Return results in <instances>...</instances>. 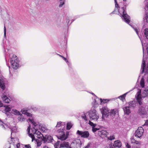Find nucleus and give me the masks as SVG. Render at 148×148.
I'll return each instance as SVG.
<instances>
[{"label": "nucleus", "instance_id": "40", "mask_svg": "<svg viewBox=\"0 0 148 148\" xmlns=\"http://www.w3.org/2000/svg\"><path fill=\"white\" fill-rule=\"evenodd\" d=\"M90 144L91 143H88L87 145L84 148H88L90 146Z\"/></svg>", "mask_w": 148, "mask_h": 148}, {"label": "nucleus", "instance_id": "10", "mask_svg": "<svg viewBox=\"0 0 148 148\" xmlns=\"http://www.w3.org/2000/svg\"><path fill=\"white\" fill-rule=\"evenodd\" d=\"M109 100H108L107 99L102 100L101 99H99L97 96H96L94 101L92 102V103L93 106L95 108L97 107L99 103H100L101 104H102L106 103Z\"/></svg>", "mask_w": 148, "mask_h": 148}, {"label": "nucleus", "instance_id": "41", "mask_svg": "<svg viewBox=\"0 0 148 148\" xmlns=\"http://www.w3.org/2000/svg\"><path fill=\"white\" fill-rule=\"evenodd\" d=\"M70 21V19L69 17H67L66 18V22L67 23V24L68 25Z\"/></svg>", "mask_w": 148, "mask_h": 148}, {"label": "nucleus", "instance_id": "38", "mask_svg": "<svg viewBox=\"0 0 148 148\" xmlns=\"http://www.w3.org/2000/svg\"><path fill=\"white\" fill-rule=\"evenodd\" d=\"M4 37H6V29L5 25L4 26Z\"/></svg>", "mask_w": 148, "mask_h": 148}, {"label": "nucleus", "instance_id": "2", "mask_svg": "<svg viewBox=\"0 0 148 148\" xmlns=\"http://www.w3.org/2000/svg\"><path fill=\"white\" fill-rule=\"evenodd\" d=\"M114 1L115 3V8L114 12L116 11H118L120 16L121 17L123 20L133 27L140 40L142 47H144V46H145V43H144L143 41L141 40L138 34V29L137 28H134L131 25L129 24L130 22V17L127 14L126 7L119 8L116 0H114Z\"/></svg>", "mask_w": 148, "mask_h": 148}, {"label": "nucleus", "instance_id": "35", "mask_svg": "<svg viewBox=\"0 0 148 148\" xmlns=\"http://www.w3.org/2000/svg\"><path fill=\"white\" fill-rule=\"evenodd\" d=\"M37 145L38 147H40L42 143L41 141L39 140L37 141Z\"/></svg>", "mask_w": 148, "mask_h": 148}, {"label": "nucleus", "instance_id": "22", "mask_svg": "<svg viewBox=\"0 0 148 148\" xmlns=\"http://www.w3.org/2000/svg\"><path fill=\"white\" fill-rule=\"evenodd\" d=\"M122 145L121 143V142L119 140L116 141L114 142V144L113 146L114 147H120Z\"/></svg>", "mask_w": 148, "mask_h": 148}, {"label": "nucleus", "instance_id": "1", "mask_svg": "<svg viewBox=\"0 0 148 148\" xmlns=\"http://www.w3.org/2000/svg\"><path fill=\"white\" fill-rule=\"evenodd\" d=\"M28 121L34 126L31 128L32 133H30V127H28L27 130L29 136L32 138V141H33L35 139V136H36L38 138H42L43 136V135L38 130V128L42 132H46L47 131V129L44 125L40 123L39 122H35L33 119L30 118H29Z\"/></svg>", "mask_w": 148, "mask_h": 148}, {"label": "nucleus", "instance_id": "45", "mask_svg": "<svg viewBox=\"0 0 148 148\" xmlns=\"http://www.w3.org/2000/svg\"><path fill=\"white\" fill-rule=\"evenodd\" d=\"M3 106V104L2 103L1 101L0 100V108L2 107Z\"/></svg>", "mask_w": 148, "mask_h": 148}, {"label": "nucleus", "instance_id": "4", "mask_svg": "<svg viewBox=\"0 0 148 148\" xmlns=\"http://www.w3.org/2000/svg\"><path fill=\"white\" fill-rule=\"evenodd\" d=\"M0 126L3 128L5 129L6 127L9 128L11 130V139H10L8 140V142L10 143V144H11L14 143V140L15 139H17L16 138H12V135L13 133L16 132V129L15 127H12L9 124H5L3 122V121L0 119Z\"/></svg>", "mask_w": 148, "mask_h": 148}, {"label": "nucleus", "instance_id": "58", "mask_svg": "<svg viewBox=\"0 0 148 148\" xmlns=\"http://www.w3.org/2000/svg\"><path fill=\"white\" fill-rule=\"evenodd\" d=\"M110 148H112L111 147Z\"/></svg>", "mask_w": 148, "mask_h": 148}, {"label": "nucleus", "instance_id": "8", "mask_svg": "<svg viewBox=\"0 0 148 148\" xmlns=\"http://www.w3.org/2000/svg\"><path fill=\"white\" fill-rule=\"evenodd\" d=\"M88 113L84 114L82 115L81 117L82 119H84L86 123L88 124L90 126L92 127V131L93 132H95L98 130H99V129L95 127L96 124H94L92 122L88 120V119L86 117V115Z\"/></svg>", "mask_w": 148, "mask_h": 148}, {"label": "nucleus", "instance_id": "46", "mask_svg": "<svg viewBox=\"0 0 148 148\" xmlns=\"http://www.w3.org/2000/svg\"><path fill=\"white\" fill-rule=\"evenodd\" d=\"M144 125H148V120L146 121Z\"/></svg>", "mask_w": 148, "mask_h": 148}, {"label": "nucleus", "instance_id": "42", "mask_svg": "<svg viewBox=\"0 0 148 148\" xmlns=\"http://www.w3.org/2000/svg\"><path fill=\"white\" fill-rule=\"evenodd\" d=\"M140 142L136 140V142L134 143H136V144L140 145Z\"/></svg>", "mask_w": 148, "mask_h": 148}, {"label": "nucleus", "instance_id": "17", "mask_svg": "<svg viewBox=\"0 0 148 148\" xmlns=\"http://www.w3.org/2000/svg\"><path fill=\"white\" fill-rule=\"evenodd\" d=\"M108 133L106 130H99L98 131V134L101 137L103 138L104 136L107 135Z\"/></svg>", "mask_w": 148, "mask_h": 148}, {"label": "nucleus", "instance_id": "20", "mask_svg": "<svg viewBox=\"0 0 148 148\" xmlns=\"http://www.w3.org/2000/svg\"><path fill=\"white\" fill-rule=\"evenodd\" d=\"M4 107L5 108L4 111L5 114L7 115H8L9 113H10V112L11 110V108L7 106H4Z\"/></svg>", "mask_w": 148, "mask_h": 148}, {"label": "nucleus", "instance_id": "19", "mask_svg": "<svg viewBox=\"0 0 148 148\" xmlns=\"http://www.w3.org/2000/svg\"><path fill=\"white\" fill-rule=\"evenodd\" d=\"M143 104L140 105V106L139 107V109L138 110V112L140 114H145V107L142 106Z\"/></svg>", "mask_w": 148, "mask_h": 148}, {"label": "nucleus", "instance_id": "27", "mask_svg": "<svg viewBox=\"0 0 148 148\" xmlns=\"http://www.w3.org/2000/svg\"><path fill=\"white\" fill-rule=\"evenodd\" d=\"M12 113L16 115H20L21 114L19 112L16 110H13L12 111Z\"/></svg>", "mask_w": 148, "mask_h": 148}, {"label": "nucleus", "instance_id": "51", "mask_svg": "<svg viewBox=\"0 0 148 148\" xmlns=\"http://www.w3.org/2000/svg\"><path fill=\"white\" fill-rule=\"evenodd\" d=\"M75 20V19H74V20H71V23L72 22H73V21H74Z\"/></svg>", "mask_w": 148, "mask_h": 148}, {"label": "nucleus", "instance_id": "39", "mask_svg": "<svg viewBox=\"0 0 148 148\" xmlns=\"http://www.w3.org/2000/svg\"><path fill=\"white\" fill-rule=\"evenodd\" d=\"M145 72L147 73L148 72V64L147 65L146 68H145Z\"/></svg>", "mask_w": 148, "mask_h": 148}, {"label": "nucleus", "instance_id": "29", "mask_svg": "<svg viewBox=\"0 0 148 148\" xmlns=\"http://www.w3.org/2000/svg\"><path fill=\"white\" fill-rule=\"evenodd\" d=\"M140 85L142 88H144L145 87V82L144 79L141 78L140 82Z\"/></svg>", "mask_w": 148, "mask_h": 148}, {"label": "nucleus", "instance_id": "31", "mask_svg": "<svg viewBox=\"0 0 148 148\" xmlns=\"http://www.w3.org/2000/svg\"><path fill=\"white\" fill-rule=\"evenodd\" d=\"M62 58L65 60V61L67 63L69 67H70L71 66V64L70 62L67 60V59L64 58V57H63Z\"/></svg>", "mask_w": 148, "mask_h": 148}, {"label": "nucleus", "instance_id": "13", "mask_svg": "<svg viewBox=\"0 0 148 148\" xmlns=\"http://www.w3.org/2000/svg\"><path fill=\"white\" fill-rule=\"evenodd\" d=\"M144 132V129L141 127H138V129L135 132V136L138 138H140L143 135Z\"/></svg>", "mask_w": 148, "mask_h": 148}, {"label": "nucleus", "instance_id": "23", "mask_svg": "<svg viewBox=\"0 0 148 148\" xmlns=\"http://www.w3.org/2000/svg\"><path fill=\"white\" fill-rule=\"evenodd\" d=\"M66 124V123L65 122L59 121L57 123L56 127H59L61 126H63L64 127L65 125Z\"/></svg>", "mask_w": 148, "mask_h": 148}, {"label": "nucleus", "instance_id": "52", "mask_svg": "<svg viewBox=\"0 0 148 148\" xmlns=\"http://www.w3.org/2000/svg\"><path fill=\"white\" fill-rule=\"evenodd\" d=\"M9 72H10V66H9Z\"/></svg>", "mask_w": 148, "mask_h": 148}, {"label": "nucleus", "instance_id": "47", "mask_svg": "<svg viewBox=\"0 0 148 148\" xmlns=\"http://www.w3.org/2000/svg\"><path fill=\"white\" fill-rule=\"evenodd\" d=\"M16 146L17 148H19V147L20 146V144L19 143H18L16 144Z\"/></svg>", "mask_w": 148, "mask_h": 148}, {"label": "nucleus", "instance_id": "26", "mask_svg": "<svg viewBox=\"0 0 148 148\" xmlns=\"http://www.w3.org/2000/svg\"><path fill=\"white\" fill-rule=\"evenodd\" d=\"M73 125V124L70 122H68L66 124V129L69 130L71 129Z\"/></svg>", "mask_w": 148, "mask_h": 148}, {"label": "nucleus", "instance_id": "11", "mask_svg": "<svg viewBox=\"0 0 148 148\" xmlns=\"http://www.w3.org/2000/svg\"><path fill=\"white\" fill-rule=\"evenodd\" d=\"M82 143L81 140L79 139L74 140L71 143V148H80Z\"/></svg>", "mask_w": 148, "mask_h": 148}, {"label": "nucleus", "instance_id": "55", "mask_svg": "<svg viewBox=\"0 0 148 148\" xmlns=\"http://www.w3.org/2000/svg\"><path fill=\"white\" fill-rule=\"evenodd\" d=\"M8 148H11V147L10 146Z\"/></svg>", "mask_w": 148, "mask_h": 148}, {"label": "nucleus", "instance_id": "7", "mask_svg": "<svg viewBox=\"0 0 148 148\" xmlns=\"http://www.w3.org/2000/svg\"><path fill=\"white\" fill-rule=\"evenodd\" d=\"M55 148H71V144H70L68 142L64 141L61 143L59 141H58L57 142L54 144Z\"/></svg>", "mask_w": 148, "mask_h": 148}, {"label": "nucleus", "instance_id": "37", "mask_svg": "<svg viewBox=\"0 0 148 148\" xmlns=\"http://www.w3.org/2000/svg\"><path fill=\"white\" fill-rule=\"evenodd\" d=\"M131 143H134L136 142V140L134 138L132 137L131 138Z\"/></svg>", "mask_w": 148, "mask_h": 148}, {"label": "nucleus", "instance_id": "54", "mask_svg": "<svg viewBox=\"0 0 148 148\" xmlns=\"http://www.w3.org/2000/svg\"><path fill=\"white\" fill-rule=\"evenodd\" d=\"M124 1H126L127 0H123Z\"/></svg>", "mask_w": 148, "mask_h": 148}, {"label": "nucleus", "instance_id": "12", "mask_svg": "<svg viewBox=\"0 0 148 148\" xmlns=\"http://www.w3.org/2000/svg\"><path fill=\"white\" fill-rule=\"evenodd\" d=\"M77 134L81 137L84 138H87L89 136V133L88 131H82L78 130L77 132Z\"/></svg>", "mask_w": 148, "mask_h": 148}, {"label": "nucleus", "instance_id": "18", "mask_svg": "<svg viewBox=\"0 0 148 148\" xmlns=\"http://www.w3.org/2000/svg\"><path fill=\"white\" fill-rule=\"evenodd\" d=\"M2 99L4 102L6 103H9L10 101V100L8 98L7 96L3 94L1 96Z\"/></svg>", "mask_w": 148, "mask_h": 148}, {"label": "nucleus", "instance_id": "21", "mask_svg": "<svg viewBox=\"0 0 148 148\" xmlns=\"http://www.w3.org/2000/svg\"><path fill=\"white\" fill-rule=\"evenodd\" d=\"M130 108L128 106L125 107L123 108L125 114L129 115L131 111Z\"/></svg>", "mask_w": 148, "mask_h": 148}, {"label": "nucleus", "instance_id": "34", "mask_svg": "<svg viewBox=\"0 0 148 148\" xmlns=\"http://www.w3.org/2000/svg\"><path fill=\"white\" fill-rule=\"evenodd\" d=\"M18 120L20 121H25V119L23 118V117H18Z\"/></svg>", "mask_w": 148, "mask_h": 148}, {"label": "nucleus", "instance_id": "43", "mask_svg": "<svg viewBox=\"0 0 148 148\" xmlns=\"http://www.w3.org/2000/svg\"><path fill=\"white\" fill-rule=\"evenodd\" d=\"M25 146L26 148H31V147L29 145H25Z\"/></svg>", "mask_w": 148, "mask_h": 148}, {"label": "nucleus", "instance_id": "44", "mask_svg": "<svg viewBox=\"0 0 148 148\" xmlns=\"http://www.w3.org/2000/svg\"><path fill=\"white\" fill-rule=\"evenodd\" d=\"M145 10L147 11H148V2L147 3L146 5L145 8Z\"/></svg>", "mask_w": 148, "mask_h": 148}, {"label": "nucleus", "instance_id": "28", "mask_svg": "<svg viewBox=\"0 0 148 148\" xmlns=\"http://www.w3.org/2000/svg\"><path fill=\"white\" fill-rule=\"evenodd\" d=\"M144 33L145 36L148 39V28H146L145 29Z\"/></svg>", "mask_w": 148, "mask_h": 148}, {"label": "nucleus", "instance_id": "30", "mask_svg": "<svg viewBox=\"0 0 148 148\" xmlns=\"http://www.w3.org/2000/svg\"><path fill=\"white\" fill-rule=\"evenodd\" d=\"M127 93H126L123 95H122L121 96H120L118 97V98L119 99H120L123 100L125 99V97L126 95L127 94Z\"/></svg>", "mask_w": 148, "mask_h": 148}, {"label": "nucleus", "instance_id": "6", "mask_svg": "<svg viewBox=\"0 0 148 148\" xmlns=\"http://www.w3.org/2000/svg\"><path fill=\"white\" fill-rule=\"evenodd\" d=\"M10 62L12 68L14 69H17L19 66V61L15 55H13L12 58H11L10 55Z\"/></svg>", "mask_w": 148, "mask_h": 148}, {"label": "nucleus", "instance_id": "14", "mask_svg": "<svg viewBox=\"0 0 148 148\" xmlns=\"http://www.w3.org/2000/svg\"><path fill=\"white\" fill-rule=\"evenodd\" d=\"M42 140L44 143H49L52 142L53 140L52 137L50 136L46 135L45 137L43 136H42Z\"/></svg>", "mask_w": 148, "mask_h": 148}, {"label": "nucleus", "instance_id": "32", "mask_svg": "<svg viewBox=\"0 0 148 148\" xmlns=\"http://www.w3.org/2000/svg\"><path fill=\"white\" fill-rule=\"evenodd\" d=\"M64 0H61V2L60 3L59 5V6L60 7H61L64 4Z\"/></svg>", "mask_w": 148, "mask_h": 148}, {"label": "nucleus", "instance_id": "9", "mask_svg": "<svg viewBox=\"0 0 148 148\" xmlns=\"http://www.w3.org/2000/svg\"><path fill=\"white\" fill-rule=\"evenodd\" d=\"M89 118L91 120H97L99 118V115L96 110L92 108L88 112Z\"/></svg>", "mask_w": 148, "mask_h": 148}, {"label": "nucleus", "instance_id": "25", "mask_svg": "<svg viewBox=\"0 0 148 148\" xmlns=\"http://www.w3.org/2000/svg\"><path fill=\"white\" fill-rule=\"evenodd\" d=\"M21 112L23 114H25L28 116H32V114L28 112L27 110L22 109Z\"/></svg>", "mask_w": 148, "mask_h": 148}, {"label": "nucleus", "instance_id": "49", "mask_svg": "<svg viewBox=\"0 0 148 148\" xmlns=\"http://www.w3.org/2000/svg\"><path fill=\"white\" fill-rule=\"evenodd\" d=\"M57 55H58L60 57H62H62H63V56H61V55H60L58 54H57Z\"/></svg>", "mask_w": 148, "mask_h": 148}, {"label": "nucleus", "instance_id": "56", "mask_svg": "<svg viewBox=\"0 0 148 148\" xmlns=\"http://www.w3.org/2000/svg\"><path fill=\"white\" fill-rule=\"evenodd\" d=\"M128 148H130V147H128Z\"/></svg>", "mask_w": 148, "mask_h": 148}, {"label": "nucleus", "instance_id": "3", "mask_svg": "<svg viewBox=\"0 0 148 148\" xmlns=\"http://www.w3.org/2000/svg\"><path fill=\"white\" fill-rule=\"evenodd\" d=\"M102 114V120H104L105 118H108L113 119L114 118L116 114L118 112V110L116 109L110 110L107 107L104 106L100 109Z\"/></svg>", "mask_w": 148, "mask_h": 148}, {"label": "nucleus", "instance_id": "16", "mask_svg": "<svg viewBox=\"0 0 148 148\" xmlns=\"http://www.w3.org/2000/svg\"><path fill=\"white\" fill-rule=\"evenodd\" d=\"M69 135V133L68 132H67L66 133V134L62 132V135L59 136L58 137V138L61 140H65L67 138Z\"/></svg>", "mask_w": 148, "mask_h": 148}, {"label": "nucleus", "instance_id": "5", "mask_svg": "<svg viewBox=\"0 0 148 148\" xmlns=\"http://www.w3.org/2000/svg\"><path fill=\"white\" fill-rule=\"evenodd\" d=\"M148 96V90L145 89L141 95V90H140L137 93L136 99L138 103L141 105L143 104L142 98H145Z\"/></svg>", "mask_w": 148, "mask_h": 148}, {"label": "nucleus", "instance_id": "24", "mask_svg": "<svg viewBox=\"0 0 148 148\" xmlns=\"http://www.w3.org/2000/svg\"><path fill=\"white\" fill-rule=\"evenodd\" d=\"M0 87L3 90H4L5 88V83L3 79H0Z\"/></svg>", "mask_w": 148, "mask_h": 148}, {"label": "nucleus", "instance_id": "53", "mask_svg": "<svg viewBox=\"0 0 148 148\" xmlns=\"http://www.w3.org/2000/svg\"><path fill=\"white\" fill-rule=\"evenodd\" d=\"M147 82L148 83V77H147Z\"/></svg>", "mask_w": 148, "mask_h": 148}, {"label": "nucleus", "instance_id": "33", "mask_svg": "<svg viewBox=\"0 0 148 148\" xmlns=\"http://www.w3.org/2000/svg\"><path fill=\"white\" fill-rule=\"evenodd\" d=\"M108 138L109 140H114L115 139V136L113 135L111 136H110L108 137Z\"/></svg>", "mask_w": 148, "mask_h": 148}, {"label": "nucleus", "instance_id": "36", "mask_svg": "<svg viewBox=\"0 0 148 148\" xmlns=\"http://www.w3.org/2000/svg\"><path fill=\"white\" fill-rule=\"evenodd\" d=\"M145 20H146V22L147 23H148V13L147 14H146V16L145 17V19L144 20L145 21Z\"/></svg>", "mask_w": 148, "mask_h": 148}, {"label": "nucleus", "instance_id": "57", "mask_svg": "<svg viewBox=\"0 0 148 148\" xmlns=\"http://www.w3.org/2000/svg\"><path fill=\"white\" fill-rule=\"evenodd\" d=\"M113 13V12H112L111 13H112V14Z\"/></svg>", "mask_w": 148, "mask_h": 148}, {"label": "nucleus", "instance_id": "50", "mask_svg": "<svg viewBox=\"0 0 148 148\" xmlns=\"http://www.w3.org/2000/svg\"><path fill=\"white\" fill-rule=\"evenodd\" d=\"M90 93H91L92 95L95 96V97H96V96H95V95L94 93H93L92 92H91Z\"/></svg>", "mask_w": 148, "mask_h": 148}, {"label": "nucleus", "instance_id": "48", "mask_svg": "<svg viewBox=\"0 0 148 148\" xmlns=\"http://www.w3.org/2000/svg\"><path fill=\"white\" fill-rule=\"evenodd\" d=\"M43 148H49L46 146H44Z\"/></svg>", "mask_w": 148, "mask_h": 148}, {"label": "nucleus", "instance_id": "15", "mask_svg": "<svg viewBox=\"0 0 148 148\" xmlns=\"http://www.w3.org/2000/svg\"><path fill=\"white\" fill-rule=\"evenodd\" d=\"M137 105V102L134 100L131 101L128 103V107L132 109L135 108L136 106Z\"/></svg>", "mask_w": 148, "mask_h": 148}]
</instances>
